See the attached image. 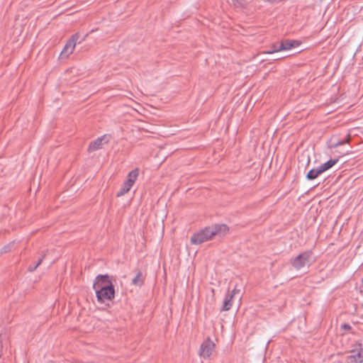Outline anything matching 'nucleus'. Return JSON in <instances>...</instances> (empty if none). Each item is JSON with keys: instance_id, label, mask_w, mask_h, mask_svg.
<instances>
[{"instance_id": "obj_17", "label": "nucleus", "mask_w": 363, "mask_h": 363, "mask_svg": "<svg viewBox=\"0 0 363 363\" xmlns=\"http://www.w3.org/2000/svg\"><path fill=\"white\" fill-rule=\"evenodd\" d=\"M233 1L234 2V4H235L236 2H237V0H233Z\"/></svg>"}, {"instance_id": "obj_2", "label": "nucleus", "mask_w": 363, "mask_h": 363, "mask_svg": "<svg viewBox=\"0 0 363 363\" xmlns=\"http://www.w3.org/2000/svg\"><path fill=\"white\" fill-rule=\"evenodd\" d=\"M229 231L228 227L225 224H216L194 234L191 238L192 244L198 245L211 239L215 235L223 236Z\"/></svg>"}, {"instance_id": "obj_6", "label": "nucleus", "mask_w": 363, "mask_h": 363, "mask_svg": "<svg viewBox=\"0 0 363 363\" xmlns=\"http://www.w3.org/2000/svg\"><path fill=\"white\" fill-rule=\"evenodd\" d=\"M215 347V344L210 339L204 341L200 347L199 354L203 358H208L212 354Z\"/></svg>"}, {"instance_id": "obj_8", "label": "nucleus", "mask_w": 363, "mask_h": 363, "mask_svg": "<svg viewBox=\"0 0 363 363\" xmlns=\"http://www.w3.org/2000/svg\"><path fill=\"white\" fill-rule=\"evenodd\" d=\"M299 45V43L296 40H286L279 43V49L282 50H289L293 48H296Z\"/></svg>"}, {"instance_id": "obj_13", "label": "nucleus", "mask_w": 363, "mask_h": 363, "mask_svg": "<svg viewBox=\"0 0 363 363\" xmlns=\"http://www.w3.org/2000/svg\"><path fill=\"white\" fill-rule=\"evenodd\" d=\"M350 141V136H348V138L347 139H344V140H338L334 143H333L330 147H337L340 145H343L346 143H348Z\"/></svg>"}, {"instance_id": "obj_4", "label": "nucleus", "mask_w": 363, "mask_h": 363, "mask_svg": "<svg viewBox=\"0 0 363 363\" xmlns=\"http://www.w3.org/2000/svg\"><path fill=\"white\" fill-rule=\"evenodd\" d=\"M138 169H135L128 173L126 180L123 182L121 188L117 192V196H121L130 191V189L135 182L138 177Z\"/></svg>"}, {"instance_id": "obj_15", "label": "nucleus", "mask_w": 363, "mask_h": 363, "mask_svg": "<svg viewBox=\"0 0 363 363\" xmlns=\"http://www.w3.org/2000/svg\"><path fill=\"white\" fill-rule=\"evenodd\" d=\"M42 261H43V258H40L35 265L30 266L28 269L30 272L34 271L41 264Z\"/></svg>"}, {"instance_id": "obj_11", "label": "nucleus", "mask_w": 363, "mask_h": 363, "mask_svg": "<svg viewBox=\"0 0 363 363\" xmlns=\"http://www.w3.org/2000/svg\"><path fill=\"white\" fill-rule=\"evenodd\" d=\"M337 161H338L337 159L330 160L328 162H326L323 163V164H321L319 167V168L321 169L322 172H324L325 171L329 169L333 166H334L337 162Z\"/></svg>"}, {"instance_id": "obj_12", "label": "nucleus", "mask_w": 363, "mask_h": 363, "mask_svg": "<svg viewBox=\"0 0 363 363\" xmlns=\"http://www.w3.org/2000/svg\"><path fill=\"white\" fill-rule=\"evenodd\" d=\"M132 283L134 285L136 286H141L143 283V279L142 277V273L138 272L137 275L134 277V279L132 280Z\"/></svg>"}, {"instance_id": "obj_3", "label": "nucleus", "mask_w": 363, "mask_h": 363, "mask_svg": "<svg viewBox=\"0 0 363 363\" xmlns=\"http://www.w3.org/2000/svg\"><path fill=\"white\" fill-rule=\"evenodd\" d=\"M312 262L311 251H306L294 258L291 259L290 263L294 269L300 270L301 269L308 267Z\"/></svg>"}, {"instance_id": "obj_9", "label": "nucleus", "mask_w": 363, "mask_h": 363, "mask_svg": "<svg viewBox=\"0 0 363 363\" xmlns=\"http://www.w3.org/2000/svg\"><path fill=\"white\" fill-rule=\"evenodd\" d=\"M233 297L229 294H227L223 300V307L221 311H227L230 309L232 306V300Z\"/></svg>"}, {"instance_id": "obj_7", "label": "nucleus", "mask_w": 363, "mask_h": 363, "mask_svg": "<svg viewBox=\"0 0 363 363\" xmlns=\"http://www.w3.org/2000/svg\"><path fill=\"white\" fill-rule=\"evenodd\" d=\"M108 137L106 135H102L93 142H91L89 146V151L94 152L95 150L101 149L104 144L108 142Z\"/></svg>"}, {"instance_id": "obj_1", "label": "nucleus", "mask_w": 363, "mask_h": 363, "mask_svg": "<svg viewBox=\"0 0 363 363\" xmlns=\"http://www.w3.org/2000/svg\"><path fill=\"white\" fill-rule=\"evenodd\" d=\"M93 288L96 291L97 300L100 303L111 301L114 298L115 290L107 275L97 276Z\"/></svg>"}, {"instance_id": "obj_16", "label": "nucleus", "mask_w": 363, "mask_h": 363, "mask_svg": "<svg viewBox=\"0 0 363 363\" xmlns=\"http://www.w3.org/2000/svg\"><path fill=\"white\" fill-rule=\"evenodd\" d=\"M240 293V289H238L236 287H235L230 293L228 294L232 296L233 298Z\"/></svg>"}, {"instance_id": "obj_14", "label": "nucleus", "mask_w": 363, "mask_h": 363, "mask_svg": "<svg viewBox=\"0 0 363 363\" xmlns=\"http://www.w3.org/2000/svg\"><path fill=\"white\" fill-rule=\"evenodd\" d=\"M279 43H274L272 45L271 50L267 52L268 54H272L277 52L281 51V49H279Z\"/></svg>"}, {"instance_id": "obj_10", "label": "nucleus", "mask_w": 363, "mask_h": 363, "mask_svg": "<svg viewBox=\"0 0 363 363\" xmlns=\"http://www.w3.org/2000/svg\"><path fill=\"white\" fill-rule=\"evenodd\" d=\"M321 169L319 168V167L316 169H311L308 174H307V179L309 180L314 179L317 178L320 174H322Z\"/></svg>"}, {"instance_id": "obj_5", "label": "nucleus", "mask_w": 363, "mask_h": 363, "mask_svg": "<svg viewBox=\"0 0 363 363\" xmlns=\"http://www.w3.org/2000/svg\"><path fill=\"white\" fill-rule=\"evenodd\" d=\"M78 39V34H75L72 36V38L67 41V43H66L63 50L61 52L60 55L62 56V57H67L69 55H71L73 52Z\"/></svg>"}]
</instances>
